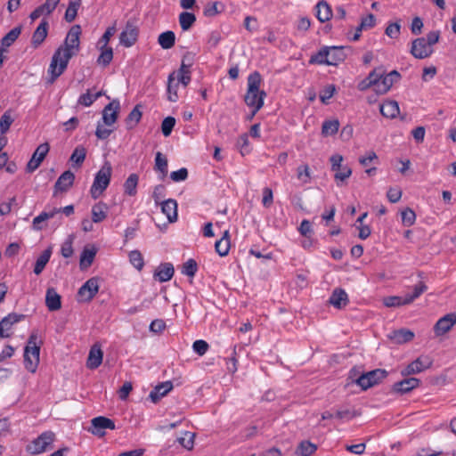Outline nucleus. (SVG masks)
I'll use <instances>...</instances> for the list:
<instances>
[{
    "label": "nucleus",
    "mask_w": 456,
    "mask_h": 456,
    "mask_svg": "<svg viewBox=\"0 0 456 456\" xmlns=\"http://www.w3.org/2000/svg\"><path fill=\"white\" fill-rule=\"evenodd\" d=\"M81 27L74 25L69 30L63 45H60L54 52L48 68L50 77L48 83L53 84L66 70L69 60L77 55L80 49L79 37Z\"/></svg>",
    "instance_id": "f257e3e1"
},
{
    "label": "nucleus",
    "mask_w": 456,
    "mask_h": 456,
    "mask_svg": "<svg viewBox=\"0 0 456 456\" xmlns=\"http://www.w3.org/2000/svg\"><path fill=\"white\" fill-rule=\"evenodd\" d=\"M261 82L262 77L258 71H254L248 77V90L244 102L248 107L253 108L252 116L263 107L266 97V93L259 89Z\"/></svg>",
    "instance_id": "f03ea898"
},
{
    "label": "nucleus",
    "mask_w": 456,
    "mask_h": 456,
    "mask_svg": "<svg viewBox=\"0 0 456 456\" xmlns=\"http://www.w3.org/2000/svg\"><path fill=\"white\" fill-rule=\"evenodd\" d=\"M112 167L110 163L105 162L101 169L95 174L94 183L90 189L93 199H98L107 189L110 183Z\"/></svg>",
    "instance_id": "7ed1b4c3"
},
{
    "label": "nucleus",
    "mask_w": 456,
    "mask_h": 456,
    "mask_svg": "<svg viewBox=\"0 0 456 456\" xmlns=\"http://www.w3.org/2000/svg\"><path fill=\"white\" fill-rule=\"evenodd\" d=\"M387 376V371L383 369H376L366 373H362L357 379L356 384L362 387V390L377 385Z\"/></svg>",
    "instance_id": "20e7f679"
},
{
    "label": "nucleus",
    "mask_w": 456,
    "mask_h": 456,
    "mask_svg": "<svg viewBox=\"0 0 456 456\" xmlns=\"http://www.w3.org/2000/svg\"><path fill=\"white\" fill-rule=\"evenodd\" d=\"M55 435L52 431H45L34 439L28 446V451L32 454H39L45 452L52 445Z\"/></svg>",
    "instance_id": "39448f33"
},
{
    "label": "nucleus",
    "mask_w": 456,
    "mask_h": 456,
    "mask_svg": "<svg viewBox=\"0 0 456 456\" xmlns=\"http://www.w3.org/2000/svg\"><path fill=\"white\" fill-rule=\"evenodd\" d=\"M99 291V278L88 279L78 289L77 297L80 302H90Z\"/></svg>",
    "instance_id": "423d86ee"
},
{
    "label": "nucleus",
    "mask_w": 456,
    "mask_h": 456,
    "mask_svg": "<svg viewBox=\"0 0 456 456\" xmlns=\"http://www.w3.org/2000/svg\"><path fill=\"white\" fill-rule=\"evenodd\" d=\"M92 428L90 431L93 435L102 436L105 435L104 429H115V423L112 419L104 417L99 416L95 417L91 420Z\"/></svg>",
    "instance_id": "0eeeda50"
},
{
    "label": "nucleus",
    "mask_w": 456,
    "mask_h": 456,
    "mask_svg": "<svg viewBox=\"0 0 456 456\" xmlns=\"http://www.w3.org/2000/svg\"><path fill=\"white\" fill-rule=\"evenodd\" d=\"M49 151V145L48 143H42L40 144L36 151H34L31 159L27 164V172L32 173L34 172L42 163V161L45 159L46 154Z\"/></svg>",
    "instance_id": "6e6552de"
},
{
    "label": "nucleus",
    "mask_w": 456,
    "mask_h": 456,
    "mask_svg": "<svg viewBox=\"0 0 456 456\" xmlns=\"http://www.w3.org/2000/svg\"><path fill=\"white\" fill-rule=\"evenodd\" d=\"M433 53L425 37H418L411 43V53L417 59H425Z\"/></svg>",
    "instance_id": "1a4fd4ad"
},
{
    "label": "nucleus",
    "mask_w": 456,
    "mask_h": 456,
    "mask_svg": "<svg viewBox=\"0 0 456 456\" xmlns=\"http://www.w3.org/2000/svg\"><path fill=\"white\" fill-rule=\"evenodd\" d=\"M120 110L119 101L115 99L107 104L102 110V121L106 126L113 125L118 117Z\"/></svg>",
    "instance_id": "9d476101"
},
{
    "label": "nucleus",
    "mask_w": 456,
    "mask_h": 456,
    "mask_svg": "<svg viewBox=\"0 0 456 456\" xmlns=\"http://www.w3.org/2000/svg\"><path fill=\"white\" fill-rule=\"evenodd\" d=\"M24 319V314L16 313L9 314L7 316L4 317L0 322V338H10L11 333L8 331L12 329V325Z\"/></svg>",
    "instance_id": "9b49d317"
},
{
    "label": "nucleus",
    "mask_w": 456,
    "mask_h": 456,
    "mask_svg": "<svg viewBox=\"0 0 456 456\" xmlns=\"http://www.w3.org/2000/svg\"><path fill=\"white\" fill-rule=\"evenodd\" d=\"M456 323V314H447L440 318L434 326V332L436 336L447 333Z\"/></svg>",
    "instance_id": "f8f14e48"
},
{
    "label": "nucleus",
    "mask_w": 456,
    "mask_h": 456,
    "mask_svg": "<svg viewBox=\"0 0 456 456\" xmlns=\"http://www.w3.org/2000/svg\"><path fill=\"white\" fill-rule=\"evenodd\" d=\"M401 78V75L397 70H392L388 74L385 75V71L382 69V78L379 81V89H377V94H384L387 93L392 86L399 81Z\"/></svg>",
    "instance_id": "ddd939ff"
},
{
    "label": "nucleus",
    "mask_w": 456,
    "mask_h": 456,
    "mask_svg": "<svg viewBox=\"0 0 456 456\" xmlns=\"http://www.w3.org/2000/svg\"><path fill=\"white\" fill-rule=\"evenodd\" d=\"M138 33V28L128 21L126 25L125 30L120 34V44L125 47H131L136 42Z\"/></svg>",
    "instance_id": "4468645a"
},
{
    "label": "nucleus",
    "mask_w": 456,
    "mask_h": 456,
    "mask_svg": "<svg viewBox=\"0 0 456 456\" xmlns=\"http://www.w3.org/2000/svg\"><path fill=\"white\" fill-rule=\"evenodd\" d=\"M430 364L431 362H429L428 358L423 359L422 357H419L402 370L401 374L405 377L417 374L429 368Z\"/></svg>",
    "instance_id": "2eb2a0df"
},
{
    "label": "nucleus",
    "mask_w": 456,
    "mask_h": 456,
    "mask_svg": "<svg viewBox=\"0 0 456 456\" xmlns=\"http://www.w3.org/2000/svg\"><path fill=\"white\" fill-rule=\"evenodd\" d=\"M48 21L45 19H43L31 37V45L35 49L38 48L45 40L48 34Z\"/></svg>",
    "instance_id": "dca6fc26"
},
{
    "label": "nucleus",
    "mask_w": 456,
    "mask_h": 456,
    "mask_svg": "<svg viewBox=\"0 0 456 456\" xmlns=\"http://www.w3.org/2000/svg\"><path fill=\"white\" fill-rule=\"evenodd\" d=\"M419 384L420 380L417 378H406L401 381L395 382L393 385L392 390L395 393L403 395L418 387Z\"/></svg>",
    "instance_id": "f3484780"
},
{
    "label": "nucleus",
    "mask_w": 456,
    "mask_h": 456,
    "mask_svg": "<svg viewBox=\"0 0 456 456\" xmlns=\"http://www.w3.org/2000/svg\"><path fill=\"white\" fill-rule=\"evenodd\" d=\"M74 180L75 175L70 170L63 172L54 184V194L58 191H67L72 186Z\"/></svg>",
    "instance_id": "a211bd4d"
},
{
    "label": "nucleus",
    "mask_w": 456,
    "mask_h": 456,
    "mask_svg": "<svg viewBox=\"0 0 456 456\" xmlns=\"http://www.w3.org/2000/svg\"><path fill=\"white\" fill-rule=\"evenodd\" d=\"M314 9L315 16L322 23L329 21L333 16L331 6L326 0H320Z\"/></svg>",
    "instance_id": "6ab92c4d"
},
{
    "label": "nucleus",
    "mask_w": 456,
    "mask_h": 456,
    "mask_svg": "<svg viewBox=\"0 0 456 456\" xmlns=\"http://www.w3.org/2000/svg\"><path fill=\"white\" fill-rule=\"evenodd\" d=\"M45 305L51 312L58 311L61 308V297L55 289L48 288L45 293Z\"/></svg>",
    "instance_id": "aec40b11"
},
{
    "label": "nucleus",
    "mask_w": 456,
    "mask_h": 456,
    "mask_svg": "<svg viewBox=\"0 0 456 456\" xmlns=\"http://www.w3.org/2000/svg\"><path fill=\"white\" fill-rule=\"evenodd\" d=\"M102 357L103 353L100 346L94 344L89 351V355L86 362L87 368H89L90 370H94L98 368L102 362Z\"/></svg>",
    "instance_id": "412c9836"
},
{
    "label": "nucleus",
    "mask_w": 456,
    "mask_h": 456,
    "mask_svg": "<svg viewBox=\"0 0 456 456\" xmlns=\"http://www.w3.org/2000/svg\"><path fill=\"white\" fill-rule=\"evenodd\" d=\"M173 389L171 381L162 382L157 385L150 393L149 398L154 403H158L163 396Z\"/></svg>",
    "instance_id": "4be33fe9"
},
{
    "label": "nucleus",
    "mask_w": 456,
    "mask_h": 456,
    "mask_svg": "<svg viewBox=\"0 0 456 456\" xmlns=\"http://www.w3.org/2000/svg\"><path fill=\"white\" fill-rule=\"evenodd\" d=\"M328 49V66H338L340 62H343L346 54L345 53V47L343 46H329Z\"/></svg>",
    "instance_id": "5701e85b"
},
{
    "label": "nucleus",
    "mask_w": 456,
    "mask_h": 456,
    "mask_svg": "<svg viewBox=\"0 0 456 456\" xmlns=\"http://www.w3.org/2000/svg\"><path fill=\"white\" fill-rule=\"evenodd\" d=\"M161 211L165 214L169 223H175L177 221V202L175 200L168 199L160 203Z\"/></svg>",
    "instance_id": "b1692460"
},
{
    "label": "nucleus",
    "mask_w": 456,
    "mask_h": 456,
    "mask_svg": "<svg viewBox=\"0 0 456 456\" xmlns=\"http://www.w3.org/2000/svg\"><path fill=\"white\" fill-rule=\"evenodd\" d=\"M388 338L393 343L401 345L411 341L414 338V333L407 329H400L394 330L388 335Z\"/></svg>",
    "instance_id": "393cba45"
},
{
    "label": "nucleus",
    "mask_w": 456,
    "mask_h": 456,
    "mask_svg": "<svg viewBox=\"0 0 456 456\" xmlns=\"http://www.w3.org/2000/svg\"><path fill=\"white\" fill-rule=\"evenodd\" d=\"M175 273L174 266L171 263H163L154 273V278L159 282H165L172 279Z\"/></svg>",
    "instance_id": "a878e982"
},
{
    "label": "nucleus",
    "mask_w": 456,
    "mask_h": 456,
    "mask_svg": "<svg viewBox=\"0 0 456 456\" xmlns=\"http://www.w3.org/2000/svg\"><path fill=\"white\" fill-rule=\"evenodd\" d=\"M329 302L334 307L341 309L345 307L349 300L346 292L342 289H336L330 297Z\"/></svg>",
    "instance_id": "bb28decb"
},
{
    "label": "nucleus",
    "mask_w": 456,
    "mask_h": 456,
    "mask_svg": "<svg viewBox=\"0 0 456 456\" xmlns=\"http://www.w3.org/2000/svg\"><path fill=\"white\" fill-rule=\"evenodd\" d=\"M58 215V210L43 211L33 219L32 228L35 231H42L46 225L45 223Z\"/></svg>",
    "instance_id": "cd10ccee"
},
{
    "label": "nucleus",
    "mask_w": 456,
    "mask_h": 456,
    "mask_svg": "<svg viewBox=\"0 0 456 456\" xmlns=\"http://www.w3.org/2000/svg\"><path fill=\"white\" fill-rule=\"evenodd\" d=\"M379 110L381 115L387 118H395L400 111L397 102L392 100L385 101Z\"/></svg>",
    "instance_id": "c85d7f7f"
},
{
    "label": "nucleus",
    "mask_w": 456,
    "mask_h": 456,
    "mask_svg": "<svg viewBox=\"0 0 456 456\" xmlns=\"http://www.w3.org/2000/svg\"><path fill=\"white\" fill-rule=\"evenodd\" d=\"M109 207L103 201H99L92 208V222L101 223L107 217Z\"/></svg>",
    "instance_id": "c756f323"
},
{
    "label": "nucleus",
    "mask_w": 456,
    "mask_h": 456,
    "mask_svg": "<svg viewBox=\"0 0 456 456\" xmlns=\"http://www.w3.org/2000/svg\"><path fill=\"white\" fill-rule=\"evenodd\" d=\"M175 72H172L168 76L167 79V99L168 101L172 102H175L178 100V94H177V88H178V82H175Z\"/></svg>",
    "instance_id": "7c9ffc66"
},
{
    "label": "nucleus",
    "mask_w": 456,
    "mask_h": 456,
    "mask_svg": "<svg viewBox=\"0 0 456 456\" xmlns=\"http://www.w3.org/2000/svg\"><path fill=\"white\" fill-rule=\"evenodd\" d=\"M97 249L94 247L88 248L86 247L80 256V266L81 268L89 267L96 256Z\"/></svg>",
    "instance_id": "2f4dec72"
},
{
    "label": "nucleus",
    "mask_w": 456,
    "mask_h": 456,
    "mask_svg": "<svg viewBox=\"0 0 456 456\" xmlns=\"http://www.w3.org/2000/svg\"><path fill=\"white\" fill-rule=\"evenodd\" d=\"M51 255L52 249L48 248L37 257L34 266L35 274L39 275L44 271L45 265L50 260Z\"/></svg>",
    "instance_id": "473e14b6"
},
{
    "label": "nucleus",
    "mask_w": 456,
    "mask_h": 456,
    "mask_svg": "<svg viewBox=\"0 0 456 456\" xmlns=\"http://www.w3.org/2000/svg\"><path fill=\"white\" fill-rule=\"evenodd\" d=\"M139 176L136 174H131L124 183V191L128 196H134L137 193Z\"/></svg>",
    "instance_id": "72a5a7b5"
},
{
    "label": "nucleus",
    "mask_w": 456,
    "mask_h": 456,
    "mask_svg": "<svg viewBox=\"0 0 456 456\" xmlns=\"http://www.w3.org/2000/svg\"><path fill=\"white\" fill-rule=\"evenodd\" d=\"M20 33V27H15L11 29L1 40L2 49L5 50V48L10 47L18 39Z\"/></svg>",
    "instance_id": "f704fd0d"
},
{
    "label": "nucleus",
    "mask_w": 456,
    "mask_h": 456,
    "mask_svg": "<svg viewBox=\"0 0 456 456\" xmlns=\"http://www.w3.org/2000/svg\"><path fill=\"white\" fill-rule=\"evenodd\" d=\"M158 43L163 49H170L175 45V35L173 31L167 30L159 36Z\"/></svg>",
    "instance_id": "c9c22d12"
},
{
    "label": "nucleus",
    "mask_w": 456,
    "mask_h": 456,
    "mask_svg": "<svg viewBox=\"0 0 456 456\" xmlns=\"http://www.w3.org/2000/svg\"><path fill=\"white\" fill-rule=\"evenodd\" d=\"M329 46L322 47L315 54H313L309 59V64L328 65V53Z\"/></svg>",
    "instance_id": "e433bc0d"
},
{
    "label": "nucleus",
    "mask_w": 456,
    "mask_h": 456,
    "mask_svg": "<svg viewBox=\"0 0 456 456\" xmlns=\"http://www.w3.org/2000/svg\"><path fill=\"white\" fill-rule=\"evenodd\" d=\"M101 53L97 59V63L102 67H107L113 59V50L111 47L101 45Z\"/></svg>",
    "instance_id": "4c0bfd02"
},
{
    "label": "nucleus",
    "mask_w": 456,
    "mask_h": 456,
    "mask_svg": "<svg viewBox=\"0 0 456 456\" xmlns=\"http://www.w3.org/2000/svg\"><path fill=\"white\" fill-rule=\"evenodd\" d=\"M179 24L183 31L189 30L196 21V16L192 12H183L179 14Z\"/></svg>",
    "instance_id": "58836bf2"
},
{
    "label": "nucleus",
    "mask_w": 456,
    "mask_h": 456,
    "mask_svg": "<svg viewBox=\"0 0 456 456\" xmlns=\"http://www.w3.org/2000/svg\"><path fill=\"white\" fill-rule=\"evenodd\" d=\"M142 111L139 106H135L125 119L126 129H133L141 120Z\"/></svg>",
    "instance_id": "ea45409f"
},
{
    "label": "nucleus",
    "mask_w": 456,
    "mask_h": 456,
    "mask_svg": "<svg viewBox=\"0 0 456 456\" xmlns=\"http://www.w3.org/2000/svg\"><path fill=\"white\" fill-rule=\"evenodd\" d=\"M37 335L31 334L28 339V345L25 348L29 350L30 356L39 363L40 346L37 345Z\"/></svg>",
    "instance_id": "a19ab883"
},
{
    "label": "nucleus",
    "mask_w": 456,
    "mask_h": 456,
    "mask_svg": "<svg viewBox=\"0 0 456 456\" xmlns=\"http://www.w3.org/2000/svg\"><path fill=\"white\" fill-rule=\"evenodd\" d=\"M339 121L338 119L325 120L322 126V134L324 136L333 135L338 133Z\"/></svg>",
    "instance_id": "79ce46f5"
},
{
    "label": "nucleus",
    "mask_w": 456,
    "mask_h": 456,
    "mask_svg": "<svg viewBox=\"0 0 456 456\" xmlns=\"http://www.w3.org/2000/svg\"><path fill=\"white\" fill-rule=\"evenodd\" d=\"M81 5V0H72L69 2V6L65 12V20L67 22H72L77 15V10Z\"/></svg>",
    "instance_id": "37998d69"
},
{
    "label": "nucleus",
    "mask_w": 456,
    "mask_h": 456,
    "mask_svg": "<svg viewBox=\"0 0 456 456\" xmlns=\"http://www.w3.org/2000/svg\"><path fill=\"white\" fill-rule=\"evenodd\" d=\"M86 157V150L83 146H77L73 151L69 160L74 163V165L80 167Z\"/></svg>",
    "instance_id": "c03bdc74"
},
{
    "label": "nucleus",
    "mask_w": 456,
    "mask_h": 456,
    "mask_svg": "<svg viewBox=\"0 0 456 456\" xmlns=\"http://www.w3.org/2000/svg\"><path fill=\"white\" fill-rule=\"evenodd\" d=\"M155 169L159 171L162 174L161 179L167 174V158L159 151L156 153L155 157Z\"/></svg>",
    "instance_id": "a18cd8bd"
},
{
    "label": "nucleus",
    "mask_w": 456,
    "mask_h": 456,
    "mask_svg": "<svg viewBox=\"0 0 456 456\" xmlns=\"http://www.w3.org/2000/svg\"><path fill=\"white\" fill-rule=\"evenodd\" d=\"M316 450L315 444L309 441H302L297 448V453L301 456H311Z\"/></svg>",
    "instance_id": "49530a36"
},
{
    "label": "nucleus",
    "mask_w": 456,
    "mask_h": 456,
    "mask_svg": "<svg viewBox=\"0 0 456 456\" xmlns=\"http://www.w3.org/2000/svg\"><path fill=\"white\" fill-rule=\"evenodd\" d=\"M13 121L14 118H12L11 110H7L2 115L0 118V132L2 134L8 132Z\"/></svg>",
    "instance_id": "de8ad7c7"
},
{
    "label": "nucleus",
    "mask_w": 456,
    "mask_h": 456,
    "mask_svg": "<svg viewBox=\"0 0 456 456\" xmlns=\"http://www.w3.org/2000/svg\"><path fill=\"white\" fill-rule=\"evenodd\" d=\"M230 248H231L230 240H227L224 238H221L220 240H216V243H215L216 252L220 256H227L228 253H229Z\"/></svg>",
    "instance_id": "09e8293b"
},
{
    "label": "nucleus",
    "mask_w": 456,
    "mask_h": 456,
    "mask_svg": "<svg viewBox=\"0 0 456 456\" xmlns=\"http://www.w3.org/2000/svg\"><path fill=\"white\" fill-rule=\"evenodd\" d=\"M197 271H198V264L192 258H190L183 265L182 273L184 275H187L189 277H194Z\"/></svg>",
    "instance_id": "8fccbe9b"
},
{
    "label": "nucleus",
    "mask_w": 456,
    "mask_h": 456,
    "mask_svg": "<svg viewBox=\"0 0 456 456\" xmlns=\"http://www.w3.org/2000/svg\"><path fill=\"white\" fill-rule=\"evenodd\" d=\"M129 261L139 271L144 266L143 257L139 250H133L129 253Z\"/></svg>",
    "instance_id": "3c124183"
},
{
    "label": "nucleus",
    "mask_w": 456,
    "mask_h": 456,
    "mask_svg": "<svg viewBox=\"0 0 456 456\" xmlns=\"http://www.w3.org/2000/svg\"><path fill=\"white\" fill-rule=\"evenodd\" d=\"M402 223L404 226H411L416 221V214L411 208H406L401 213Z\"/></svg>",
    "instance_id": "603ef678"
},
{
    "label": "nucleus",
    "mask_w": 456,
    "mask_h": 456,
    "mask_svg": "<svg viewBox=\"0 0 456 456\" xmlns=\"http://www.w3.org/2000/svg\"><path fill=\"white\" fill-rule=\"evenodd\" d=\"M195 435L191 432H184V436L177 439L178 443L185 449L191 450L194 445Z\"/></svg>",
    "instance_id": "864d4df0"
},
{
    "label": "nucleus",
    "mask_w": 456,
    "mask_h": 456,
    "mask_svg": "<svg viewBox=\"0 0 456 456\" xmlns=\"http://www.w3.org/2000/svg\"><path fill=\"white\" fill-rule=\"evenodd\" d=\"M175 125V118L173 117H167L163 119L161 123V132L164 136H169L173 131V128Z\"/></svg>",
    "instance_id": "5fc2aeb1"
},
{
    "label": "nucleus",
    "mask_w": 456,
    "mask_h": 456,
    "mask_svg": "<svg viewBox=\"0 0 456 456\" xmlns=\"http://www.w3.org/2000/svg\"><path fill=\"white\" fill-rule=\"evenodd\" d=\"M336 92V87L334 85L330 84L326 86L319 94L320 100L322 103L327 104L329 100L334 95Z\"/></svg>",
    "instance_id": "6e6d98bb"
},
{
    "label": "nucleus",
    "mask_w": 456,
    "mask_h": 456,
    "mask_svg": "<svg viewBox=\"0 0 456 456\" xmlns=\"http://www.w3.org/2000/svg\"><path fill=\"white\" fill-rule=\"evenodd\" d=\"M32 356H30V354H29V350L28 348H25L24 349V365H25V368L34 373L36 370H37V368L38 366V362H36V360H32L31 358Z\"/></svg>",
    "instance_id": "4d7b16f0"
},
{
    "label": "nucleus",
    "mask_w": 456,
    "mask_h": 456,
    "mask_svg": "<svg viewBox=\"0 0 456 456\" xmlns=\"http://www.w3.org/2000/svg\"><path fill=\"white\" fill-rule=\"evenodd\" d=\"M73 237L69 236L61 245V254L63 257L69 258L73 255Z\"/></svg>",
    "instance_id": "13d9d810"
},
{
    "label": "nucleus",
    "mask_w": 456,
    "mask_h": 456,
    "mask_svg": "<svg viewBox=\"0 0 456 456\" xmlns=\"http://www.w3.org/2000/svg\"><path fill=\"white\" fill-rule=\"evenodd\" d=\"M366 77L373 82L374 91L377 93V89H379V81H381L382 78V67L374 69L372 71L369 73V75Z\"/></svg>",
    "instance_id": "bf43d9fd"
},
{
    "label": "nucleus",
    "mask_w": 456,
    "mask_h": 456,
    "mask_svg": "<svg viewBox=\"0 0 456 456\" xmlns=\"http://www.w3.org/2000/svg\"><path fill=\"white\" fill-rule=\"evenodd\" d=\"M237 147L240 148L242 155L248 154L250 151L249 141L247 134H243L238 138Z\"/></svg>",
    "instance_id": "052dcab7"
},
{
    "label": "nucleus",
    "mask_w": 456,
    "mask_h": 456,
    "mask_svg": "<svg viewBox=\"0 0 456 456\" xmlns=\"http://www.w3.org/2000/svg\"><path fill=\"white\" fill-rule=\"evenodd\" d=\"M221 40V33L218 30H214L208 35L207 44L209 48H216Z\"/></svg>",
    "instance_id": "680f3d73"
},
{
    "label": "nucleus",
    "mask_w": 456,
    "mask_h": 456,
    "mask_svg": "<svg viewBox=\"0 0 456 456\" xmlns=\"http://www.w3.org/2000/svg\"><path fill=\"white\" fill-rule=\"evenodd\" d=\"M188 177V170L185 167H182L177 171H173L170 174V178L175 183L185 181Z\"/></svg>",
    "instance_id": "e2e57ef3"
},
{
    "label": "nucleus",
    "mask_w": 456,
    "mask_h": 456,
    "mask_svg": "<svg viewBox=\"0 0 456 456\" xmlns=\"http://www.w3.org/2000/svg\"><path fill=\"white\" fill-rule=\"evenodd\" d=\"M192 349L196 354L201 356L207 353L208 349V344L205 340L199 339L194 341Z\"/></svg>",
    "instance_id": "0e129e2a"
},
{
    "label": "nucleus",
    "mask_w": 456,
    "mask_h": 456,
    "mask_svg": "<svg viewBox=\"0 0 456 456\" xmlns=\"http://www.w3.org/2000/svg\"><path fill=\"white\" fill-rule=\"evenodd\" d=\"M401 26L399 23H390L386 28V35L391 38H397L400 34Z\"/></svg>",
    "instance_id": "69168bd1"
},
{
    "label": "nucleus",
    "mask_w": 456,
    "mask_h": 456,
    "mask_svg": "<svg viewBox=\"0 0 456 456\" xmlns=\"http://www.w3.org/2000/svg\"><path fill=\"white\" fill-rule=\"evenodd\" d=\"M166 188L163 184L156 185L152 193L155 203L160 204V200L165 197Z\"/></svg>",
    "instance_id": "338daca9"
},
{
    "label": "nucleus",
    "mask_w": 456,
    "mask_h": 456,
    "mask_svg": "<svg viewBox=\"0 0 456 456\" xmlns=\"http://www.w3.org/2000/svg\"><path fill=\"white\" fill-rule=\"evenodd\" d=\"M273 202V194L272 189L265 187L263 189V199L262 203L264 207L269 208Z\"/></svg>",
    "instance_id": "774afa93"
}]
</instances>
